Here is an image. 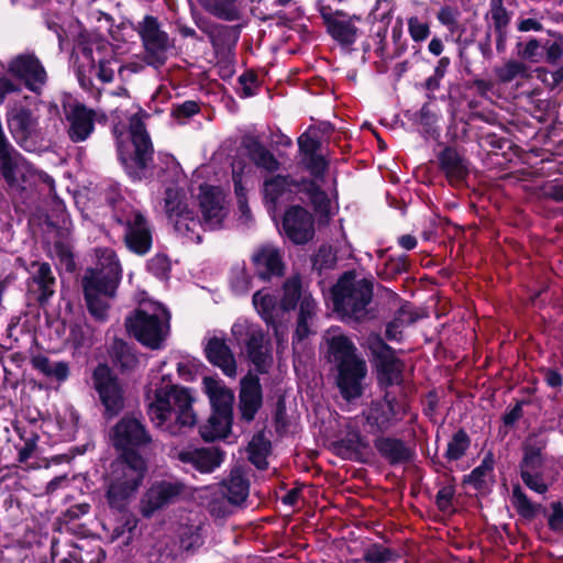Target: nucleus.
<instances>
[{
	"label": "nucleus",
	"instance_id": "3",
	"mask_svg": "<svg viewBox=\"0 0 563 563\" xmlns=\"http://www.w3.org/2000/svg\"><path fill=\"white\" fill-rule=\"evenodd\" d=\"M96 254L97 267L86 273L82 286L90 313L98 320H104L109 299L114 296L121 279V265L110 249H98Z\"/></svg>",
	"mask_w": 563,
	"mask_h": 563
},
{
	"label": "nucleus",
	"instance_id": "30",
	"mask_svg": "<svg viewBox=\"0 0 563 563\" xmlns=\"http://www.w3.org/2000/svg\"><path fill=\"white\" fill-rule=\"evenodd\" d=\"M374 445L378 453L391 464L404 463L411 457V450L399 439L378 437Z\"/></svg>",
	"mask_w": 563,
	"mask_h": 563
},
{
	"label": "nucleus",
	"instance_id": "21",
	"mask_svg": "<svg viewBox=\"0 0 563 563\" xmlns=\"http://www.w3.org/2000/svg\"><path fill=\"white\" fill-rule=\"evenodd\" d=\"M0 170L5 181L13 186L25 180L31 174V166L10 144L0 148Z\"/></svg>",
	"mask_w": 563,
	"mask_h": 563
},
{
	"label": "nucleus",
	"instance_id": "34",
	"mask_svg": "<svg viewBox=\"0 0 563 563\" xmlns=\"http://www.w3.org/2000/svg\"><path fill=\"white\" fill-rule=\"evenodd\" d=\"M441 168L446 174L448 178L452 180H462L467 174L466 162L460 156V154L451 148L446 147L439 156Z\"/></svg>",
	"mask_w": 563,
	"mask_h": 563
},
{
	"label": "nucleus",
	"instance_id": "58",
	"mask_svg": "<svg viewBox=\"0 0 563 563\" xmlns=\"http://www.w3.org/2000/svg\"><path fill=\"white\" fill-rule=\"evenodd\" d=\"M303 162L316 179L321 178L328 167V163L324 157L318 154L305 157Z\"/></svg>",
	"mask_w": 563,
	"mask_h": 563
},
{
	"label": "nucleus",
	"instance_id": "35",
	"mask_svg": "<svg viewBox=\"0 0 563 563\" xmlns=\"http://www.w3.org/2000/svg\"><path fill=\"white\" fill-rule=\"evenodd\" d=\"M253 306L261 317L271 323L278 314L279 303L276 296L268 288L256 291L253 296Z\"/></svg>",
	"mask_w": 563,
	"mask_h": 563
},
{
	"label": "nucleus",
	"instance_id": "28",
	"mask_svg": "<svg viewBox=\"0 0 563 563\" xmlns=\"http://www.w3.org/2000/svg\"><path fill=\"white\" fill-rule=\"evenodd\" d=\"M203 389L209 397L212 412L231 413L234 401L233 391L228 388L220 379L205 377L202 380Z\"/></svg>",
	"mask_w": 563,
	"mask_h": 563
},
{
	"label": "nucleus",
	"instance_id": "62",
	"mask_svg": "<svg viewBox=\"0 0 563 563\" xmlns=\"http://www.w3.org/2000/svg\"><path fill=\"white\" fill-rule=\"evenodd\" d=\"M299 318L311 320L316 311V302L309 295H301Z\"/></svg>",
	"mask_w": 563,
	"mask_h": 563
},
{
	"label": "nucleus",
	"instance_id": "61",
	"mask_svg": "<svg viewBox=\"0 0 563 563\" xmlns=\"http://www.w3.org/2000/svg\"><path fill=\"white\" fill-rule=\"evenodd\" d=\"M117 362L123 369H131L136 365L137 358L128 346L121 344Z\"/></svg>",
	"mask_w": 563,
	"mask_h": 563
},
{
	"label": "nucleus",
	"instance_id": "18",
	"mask_svg": "<svg viewBox=\"0 0 563 563\" xmlns=\"http://www.w3.org/2000/svg\"><path fill=\"white\" fill-rule=\"evenodd\" d=\"M185 493V485L176 479L155 482L143 498V514L150 517L154 511L176 503Z\"/></svg>",
	"mask_w": 563,
	"mask_h": 563
},
{
	"label": "nucleus",
	"instance_id": "57",
	"mask_svg": "<svg viewBox=\"0 0 563 563\" xmlns=\"http://www.w3.org/2000/svg\"><path fill=\"white\" fill-rule=\"evenodd\" d=\"M437 18L441 24L450 31H454L457 26L459 11L455 8L445 5L440 9Z\"/></svg>",
	"mask_w": 563,
	"mask_h": 563
},
{
	"label": "nucleus",
	"instance_id": "29",
	"mask_svg": "<svg viewBox=\"0 0 563 563\" xmlns=\"http://www.w3.org/2000/svg\"><path fill=\"white\" fill-rule=\"evenodd\" d=\"M250 493V482L241 467H234L220 486V494L231 504L242 506Z\"/></svg>",
	"mask_w": 563,
	"mask_h": 563
},
{
	"label": "nucleus",
	"instance_id": "51",
	"mask_svg": "<svg viewBox=\"0 0 563 563\" xmlns=\"http://www.w3.org/2000/svg\"><path fill=\"white\" fill-rule=\"evenodd\" d=\"M115 69L122 73L123 67L119 65L114 58L99 60L97 77L103 82H111L114 77Z\"/></svg>",
	"mask_w": 563,
	"mask_h": 563
},
{
	"label": "nucleus",
	"instance_id": "10",
	"mask_svg": "<svg viewBox=\"0 0 563 563\" xmlns=\"http://www.w3.org/2000/svg\"><path fill=\"white\" fill-rule=\"evenodd\" d=\"M165 195L166 213L175 231L186 241L199 243L205 229L202 222L183 203L178 189L168 188Z\"/></svg>",
	"mask_w": 563,
	"mask_h": 563
},
{
	"label": "nucleus",
	"instance_id": "60",
	"mask_svg": "<svg viewBox=\"0 0 563 563\" xmlns=\"http://www.w3.org/2000/svg\"><path fill=\"white\" fill-rule=\"evenodd\" d=\"M454 493L452 486H444L438 492L435 501L440 510L449 511L451 509Z\"/></svg>",
	"mask_w": 563,
	"mask_h": 563
},
{
	"label": "nucleus",
	"instance_id": "15",
	"mask_svg": "<svg viewBox=\"0 0 563 563\" xmlns=\"http://www.w3.org/2000/svg\"><path fill=\"white\" fill-rule=\"evenodd\" d=\"M169 455L179 461L186 467H190L200 473H211L218 468L224 459V453L214 446L209 448H174Z\"/></svg>",
	"mask_w": 563,
	"mask_h": 563
},
{
	"label": "nucleus",
	"instance_id": "32",
	"mask_svg": "<svg viewBox=\"0 0 563 563\" xmlns=\"http://www.w3.org/2000/svg\"><path fill=\"white\" fill-rule=\"evenodd\" d=\"M232 415L212 412L208 421L200 427V434L206 441L225 438L231 430Z\"/></svg>",
	"mask_w": 563,
	"mask_h": 563
},
{
	"label": "nucleus",
	"instance_id": "5",
	"mask_svg": "<svg viewBox=\"0 0 563 563\" xmlns=\"http://www.w3.org/2000/svg\"><path fill=\"white\" fill-rule=\"evenodd\" d=\"M333 305L343 319L360 321L368 312L373 297V283L357 278L352 272L345 273L332 289Z\"/></svg>",
	"mask_w": 563,
	"mask_h": 563
},
{
	"label": "nucleus",
	"instance_id": "46",
	"mask_svg": "<svg viewBox=\"0 0 563 563\" xmlns=\"http://www.w3.org/2000/svg\"><path fill=\"white\" fill-rule=\"evenodd\" d=\"M512 504L522 517L532 518L537 514L536 506L529 500L519 486L512 489Z\"/></svg>",
	"mask_w": 563,
	"mask_h": 563
},
{
	"label": "nucleus",
	"instance_id": "14",
	"mask_svg": "<svg viewBox=\"0 0 563 563\" xmlns=\"http://www.w3.org/2000/svg\"><path fill=\"white\" fill-rule=\"evenodd\" d=\"M365 345L371 351L379 380L387 385L397 383L402 365L394 355V351L377 334L368 335Z\"/></svg>",
	"mask_w": 563,
	"mask_h": 563
},
{
	"label": "nucleus",
	"instance_id": "63",
	"mask_svg": "<svg viewBox=\"0 0 563 563\" xmlns=\"http://www.w3.org/2000/svg\"><path fill=\"white\" fill-rule=\"evenodd\" d=\"M55 252H56L57 256L59 257L60 264L67 271H73L75 267V263H74L70 250L63 244H56Z\"/></svg>",
	"mask_w": 563,
	"mask_h": 563
},
{
	"label": "nucleus",
	"instance_id": "47",
	"mask_svg": "<svg viewBox=\"0 0 563 563\" xmlns=\"http://www.w3.org/2000/svg\"><path fill=\"white\" fill-rule=\"evenodd\" d=\"M202 528L201 527H191L187 528L180 537V543L183 549L186 551H194L202 545L203 537H202Z\"/></svg>",
	"mask_w": 563,
	"mask_h": 563
},
{
	"label": "nucleus",
	"instance_id": "39",
	"mask_svg": "<svg viewBox=\"0 0 563 563\" xmlns=\"http://www.w3.org/2000/svg\"><path fill=\"white\" fill-rule=\"evenodd\" d=\"M269 451V442L263 434L253 437L249 444L250 461L258 468H265L267 465L266 455Z\"/></svg>",
	"mask_w": 563,
	"mask_h": 563
},
{
	"label": "nucleus",
	"instance_id": "41",
	"mask_svg": "<svg viewBox=\"0 0 563 563\" xmlns=\"http://www.w3.org/2000/svg\"><path fill=\"white\" fill-rule=\"evenodd\" d=\"M300 297L301 291L299 278H289L284 285V294L279 302V310L287 311L294 309Z\"/></svg>",
	"mask_w": 563,
	"mask_h": 563
},
{
	"label": "nucleus",
	"instance_id": "25",
	"mask_svg": "<svg viewBox=\"0 0 563 563\" xmlns=\"http://www.w3.org/2000/svg\"><path fill=\"white\" fill-rule=\"evenodd\" d=\"M8 126L19 142L25 141L37 130L38 119L34 112L22 106L13 107L7 115Z\"/></svg>",
	"mask_w": 563,
	"mask_h": 563
},
{
	"label": "nucleus",
	"instance_id": "59",
	"mask_svg": "<svg viewBox=\"0 0 563 563\" xmlns=\"http://www.w3.org/2000/svg\"><path fill=\"white\" fill-rule=\"evenodd\" d=\"M298 145L305 157L316 155L319 148L318 140L309 132H306L299 136Z\"/></svg>",
	"mask_w": 563,
	"mask_h": 563
},
{
	"label": "nucleus",
	"instance_id": "13",
	"mask_svg": "<svg viewBox=\"0 0 563 563\" xmlns=\"http://www.w3.org/2000/svg\"><path fill=\"white\" fill-rule=\"evenodd\" d=\"M199 207L202 216L200 220L205 230H218L229 213V202L220 187L205 185L200 187Z\"/></svg>",
	"mask_w": 563,
	"mask_h": 563
},
{
	"label": "nucleus",
	"instance_id": "49",
	"mask_svg": "<svg viewBox=\"0 0 563 563\" xmlns=\"http://www.w3.org/2000/svg\"><path fill=\"white\" fill-rule=\"evenodd\" d=\"M239 507V505L231 504L229 498L221 495V497L214 498L210 503V514L216 518H225L231 516Z\"/></svg>",
	"mask_w": 563,
	"mask_h": 563
},
{
	"label": "nucleus",
	"instance_id": "43",
	"mask_svg": "<svg viewBox=\"0 0 563 563\" xmlns=\"http://www.w3.org/2000/svg\"><path fill=\"white\" fill-rule=\"evenodd\" d=\"M490 18L497 34L503 35L510 22V15L506 8L503 5V0H492Z\"/></svg>",
	"mask_w": 563,
	"mask_h": 563
},
{
	"label": "nucleus",
	"instance_id": "50",
	"mask_svg": "<svg viewBox=\"0 0 563 563\" xmlns=\"http://www.w3.org/2000/svg\"><path fill=\"white\" fill-rule=\"evenodd\" d=\"M391 558L393 553L389 549L380 544H373L365 550L363 560L366 563H386Z\"/></svg>",
	"mask_w": 563,
	"mask_h": 563
},
{
	"label": "nucleus",
	"instance_id": "17",
	"mask_svg": "<svg viewBox=\"0 0 563 563\" xmlns=\"http://www.w3.org/2000/svg\"><path fill=\"white\" fill-rule=\"evenodd\" d=\"M9 71L22 80L27 89L41 93L47 81V74L33 54H24L15 57L9 65Z\"/></svg>",
	"mask_w": 563,
	"mask_h": 563
},
{
	"label": "nucleus",
	"instance_id": "56",
	"mask_svg": "<svg viewBox=\"0 0 563 563\" xmlns=\"http://www.w3.org/2000/svg\"><path fill=\"white\" fill-rule=\"evenodd\" d=\"M551 510L548 518L549 527L552 531L563 534V504L560 501L553 503Z\"/></svg>",
	"mask_w": 563,
	"mask_h": 563
},
{
	"label": "nucleus",
	"instance_id": "19",
	"mask_svg": "<svg viewBox=\"0 0 563 563\" xmlns=\"http://www.w3.org/2000/svg\"><path fill=\"white\" fill-rule=\"evenodd\" d=\"M338 368L336 385L345 400L360 398L364 393V380L367 375L366 362L363 358L351 361Z\"/></svg>",
	"mask_w": 563,
	"mask_h": 563
},
{
	"label": "nucleus",
	"instance_id": "22",
	"mask_svg": "<svg viewBox=\"0 0 563 563\" xmlns=\"http://www.w3.org/2000/svg\"><path fill=\"white\" fill-rule=\"evenodd\" d=\"M324 340L328 345V358L335 363L336 367L361 358L356 354L354 343L340 329L332 328L328 330Z\"/></svg>",
	"mask_w": 563,
	"mask_h": 563
},
{
	"label": "nucleus",
	"instance_id": "40",
	"mask_svg": "<svg viewBox=\"0 0 563 563\" xmlns=\"http://www.w3.org/2000/svg\"><path fill=\"white\" fill-rule=\"evenodd\" d=\"M470 438L467 433L463 430H459L455 432L448 443L445 456L450 461H457L460 460L465 452L467 451L470 446Z\"/></svg>",
	"mask_w": 563,
	"mask_h": 563
},
{
	"label": "nucleus",
	"instance_id": "12",
	"mask_svg": "<svg viewBox=\"0 0 563 563\" xmlns=\"http://www.w3.org/2000/svg\"><path fill=\"white\" fill-rule=\"evenodd\" d=\"M93 387L104 407V415L113 418L124 407L122 388L111 369L107 365H99L92 374Z\"/></svg>",
	"mask_w": 563,
	"mask_h": 563
},
{
	"label": "nucleus",
	"instance_id": "6",
	"mask_svg": "<svg viewBox=\"0 0 563 563\" xmlns=\"http://www.w3.org/2000/svg\"><path fill=\"white\" fill-rule=\"evenodd\" d=\"M264 199L273 205L289 201L295 196L305 195L314 207V210L328 214L331 210V200L314 181H297L290 176H275L264 183Z\"/></svg>",
	"mask_w": 563,
	"mask_h": 563
},
{
	"label": "nucleus",
	"instance_id": "31",
	"mask_svg": "<svg viewBox=\"0 0 563 563\" xmlns=\"http://www.w3.org/2000/svg\"><path fill=\"white\" fill-rule=\"evenodd\" d=\"M544 448L545 443L542 440L532 437L526 440L523 443V457L520 462V474L543 470Z\"/></svg>",
	"mask_w": 563,
	"mask_h": 563
},
{
	"label": "nucleus",
	"instance_id": "53",
	"mask_svg": "<svg viewBox=\"0 0 563 563\" xmlns=\"http://www.w3.org/2000/svg\"><path fill=\"white\" fill-rule=\"evenodd\" d=\"M408 32L415 42H422L427 40L430 34V27L428 23L422 22L417 16L408 19Z\"/></svg>",
	"mask_w": 563,
	"mask_h": 563
},
{
	"label": "nucleus",
	"instance_id": "52",
	"mask_svg": "<svg viewBox=\"0 0 563 563\" xmlns=\"http://www.w3.org/2000/svg\"><path fill=\"white\" fill-rule=\"evenodd\" d=\"M236 0H206L205 8L213 15L231 20L232 11L228 8V4L235 2Z\"/></svg>",
	"mask_w": 563,
	"mask_h": 563
},
{
	"label": "nucleus",
	"instance_id": "38",
	"mask_svg": "<svg viewBox=\"0 0 563 563\" xmlns=\"http://www.w3.org/2000/svg\"><path fill=\"white\" fill-rule=\"evenodd\" d=\"M250 156L254 164L268 172H275L279 168V162L265 146L254 143L250 147Z\"/></svg>",
	"mask_w": 563,
	"mask_h": 563
},
{
	"label": "nucleus",
	"instance_id": "44",
	"mask_svg": "<svg viewBox=\"0 0 563 563\" xmlns=\"http://www.w3.org/2000/svg\"><path fill=\"white\" fill-rule=\"evenodd\" d=\"M231 288L239 296L245 295L251 290L252 278L244 266H238L233 268Z\"/></svg>",
	"mask_w": 563,
	"mask_h": 563
},
{
	"label": "nucleus",
	"instance_id": "7",
	"mask_svg": "<svg viewBox=\"0 0 563 563\" xmlns=\"http://www.w3.org/2000/svg\"><path fill=\"white\" fill-rule=\"evenodd\" d=\"M409 413V406L402 399L389 397L372 400L360 416L358 423L363 431L369 434H382L400 423Z\"/></svg>",
	"mask_w": 563,
	"mask_h": 563
},
{
	"label": "nucleus",
	"instance_id": "23",
	"mask_svg": "<svg viewBox=\"0 0 563 563\" xmlns=\"http://www.w3.org/2000/svg\"><path fill=\"white\" fill-rule=\"evenodd\" d=\"M95 112L82 104H75L66 112L68 135L73 142H82L93 131Z\"/></svg>",
	"mask_w": 563,
	"mask_h": 563
},
{
	"label": "nucleus",
	"instance_id": "24",
	"mask_svg": "<svg viewBox=\"0 0 563 563\" xmlns=\"http://www.w3.org/2000/svg\"><path fill=\"white\" fill-rule=\"evenodd\" d=\"M262 406V388L258 377L246 375L241 380L240 410L243 419L251 421Z\"/></svg>",
	"mask_w": 563,
	"mask_h": 563
},
{
	"label": "nucleus",
	"instance_id": "11",
	"mask_svg": "<svg viewBox=\"0 0 563 563\" xmlns=\"http://www.w3.org/2000/svg\"><path fill=\"white\" fill-rule=\"evenodd\" d=\"M137 31L145 48L144 60L156 68L164 65L170 43L168 35L161 30L157 20L151 15L145 16L139 23Z\"/></svg>",
	"mask_w": 563,
	"mask_h": 563
},
{
	"label": "nucleus",
	"instance_id": "55",
	"mask_svg": "<svg viewBox=\"0 0 563 563\" xmlns=\"http://www.w3.org/2000/svg\"><path fill=\"white\" fill-rule=\"evenodd\" d=\"M234 190L238 199V205L244 222L247 223L251 220V210L246 203L245 188L242 185L240 176H234Z\"/></svg>",
	"mask_w": 563,
	"mask_h": 563
},
{
	"label": "nucleus",
	"instance_id": "2",
	"mask_svg": "<svg viewBox=\"0 0 563 563\" xmlns=\"http://www.w3.org/2000/svg\"><path fill=\"white\" fill-rule=\"evenodd\" d=\"M147 400L148 417L162 431L177 435L195 426L194 399L188 389L173 385L169 375L152 373Z\"/></svg>",
	"mask_w": 563,
	"mask_h": 563
},
{
	"label": "nucleus",
	"instance_id": "27",
	"mask_svg": "<svg viewBox=\"0 0 563 563\" xmlns=\"http://www.w3.org/2000/svg\"><path fill=\"white\" fill-rule=\"evenodd\" d=\"M208 361L221 368L224 375L229 377L236 376V362L231 349L224 339L213 336L206 346Z\"/></svg>",
	"mask_w": 563,
	"mask_h": 563
},
{
	"label": "nucleus",
	"instance_id": "64",
	"mask_svg": "<svg viewBox=\"0 0 563 563\" xmlns=\"http://www.w3.org/2000/svg\"><path fill=\"white\" fill-rule=\"evenodd\" d=\"M199 112V106L195 101H186L174 109L176 118H190Z\"/></svg>",
	"mask_w": 563,
	"mask_h": 563
},
{
	"label": "nucleus",
	"instance_id": "4",
	"mask_svg": "<svg viewBox=\"0 0 563 563\" xmlns=\"http://www.w3.org/2000/svg\"><path fill=\"white\" fill-rule=\"evenodd\" d=\"M170 314L157 301L144 299L133 314L126 318L125 325L137 341L151 349H159L169 333Z\"/></svg>",
	"mask_w": 563,
	"mask_h": 563
},
{
	"label": "nucleus",
	"instance_id": "45",
	"mask_svg": "<svg viewBox=\"0 0 563 563\" xmlns=\"http://www.w3.org/2000/svg\"><path fill=\"white\" fill-rule=\"evenodd\" d=\"M34 280L38 284L42 290V297H48L54 292L52 286L55 283V278L53 277L51 266L47 263H42L37 266V271L34 274Z\"/></svg>",
	"mask_w": 563,
	"mask_h": 563
},
{
	"label": "nucleus",
	"instance_id": "36",
	"mask_svg": "<svg viewBox=\"0 0 563 563\" xmlns=\"http://www.w3.org/2000/svg\"><path fill=\"white\" fill-rule=\"evenodd\" d=\"M32 366L48 378L64 382L69 374V367L66 362H52L44 355L33 356Z\"/></svg>",
	"mask_w": 563,
	"mask_h": 563
},
{
	"label": "nucleus",
	"instance_id": "42",
	"mask_svg": "<svg viewBox=\"0 0 563 563\" xmlns=\"http://www.w3.org/2000/svg\"><path fill=\"white\" fill-rule=\"evenodd\" d=\"M495 74L499 81L510 82L518 77H526L527 67L517 60H509L501 67L495 69Z\"/></svg>",
	"mask_w": 563,
	"mask_h": 563
},
{
	"label": "nucleus",
	"instance_id": "20",
	"mask_svg": "<svg viewBox=\"0 0 563 563\" xmlns=\"http://www.w3.org/2000/svg\"><path fill=\"white\" fill-rule=\"evenodd\" d=\"M251 262L256 274L263 279L280 276L284 271L282 253L273 244H263L256 247L251 256Z\"/></svg>",
	"mask_w": 563,
	"mask_h": 563
},
{
	"label": "nucleus",
	"instance_id": "16",
	"mask_svg": "<svg viewBox=\"0 0 563 563\" xmlns=\"http://www.w3.org/2000/svg\"><path fill=\"white\" fill-rule=\"evenodd\" d=\"M283 230L295 244H305L314 235V219L306 208L294 205L286 209L283 217Z\"/></svg>",
	"mask_w": 563,
	"mask_h": 563
},
{
	"label": "nucleus",
	"instance_id": "48",
	"mask_svg": "<svg viewBox=\"0 0 563 563\" xmlns=\"http://www.w3.org/2000/svg\"><path fill=\"white\" fill-rule=\"evenodd\" d=\"M522 482L527 487L538 494H544L549 489V485L545 483L542 471H534L531 473L523 472L520 474Z\"/></svg>",
	"mask_w": 563,
	"mask_h": 563
},
{
	"label": "nucleus",
	"instance_id": "26",
	"mask_svg": "<svg viewBox=\"0 0 563 563\" xmlns=\"http://www.w3.org/2000/svg\"><path fill=\"white\" fill-rule=\"evenodd\" d=\"M130 134L134 145V157L136 165L144 168L152 159L153 147L144 123L139 114L130 120Z\"/></svg>",
	"mask_w": 563,
	"mask_h": 563
},
{
	"label": "nucleus",
	"instance_id": "33",
	"mask_svg": "<svg viewBox=\"0 0 563 563\" xmlns=\"http://www.w3.org/2000/svg\"><path fill=\"white\" fill-rule=\"evenodd\" d=\"M331 36L344 45L353 44L357 36V29L351 19L336 14L327 20Z\"/></svg>",
	"mask_w": 563,
	"mask_h": 563
},
{
	"label": "nucleus",
	"instance_id": "54",
	"mask_svg": "<svg viewBox=\"0 0 563 563\" xmlns=\"http://www.w3.org/2000/svg\"><path fill=\"white\" fill-rule=\"evenodd\" d=\"M148 271L158 278H166L170 269V263L166 255L157 254L147 263Z\"/></svg>",
	"mask_w": 563,
	"mask_h": 563
},
{
	"label": "nucleus",
	"instance_id": "1",
	"mask_svg": "<svg viewBox=\"0 0 563 563\" xmlns=\"http://www.w3.org/2000/svg\"><path fill=\"white\" fill-rule=\"evenodd\" d=\"M112 441L122 455L117 459L107 477V499L115 509H123L140 488L146 462L139 454L152 441L144 426L135 418L124 417L112 429Z\"/></svg>",
	"mask_w": 563,
	"mask_h": 563
},
{
	"label": "nucleus",
	"instance_id": "37",
	"mask_svg": "<svg viewBox=\"0 0 563 563\" xmlns=\"http://www.w3.org/2000/svg\"><path fill=\"white\" fill-rule=\"evenodd\" d=\"M494 460L490 455L483 459L481 464L475 467L465 478V483L472 485L477 490H485L493 482Z\"/></svg>",
	"mask_w": 563,
	"mask_h": 563
},
{
	"label": "nucleus",
	"instance_id": "9",
	"mask_svg": "<svg viewBox=\"0 0 563 563\" xmlns=\"http://www.w3.org/2000/svg\"><path fill=\"white\" fill-rule=\"evenodd\" d=\"M231 331L239 344H245L249 358L255 367L260 372H266L273 358L269 343L262 329L247 320H238Z\"/></svg>",
	"mask_w": 563,
	"mask_h": 563
},
{
	"label": "nucleus",
	"instance_id": "8",
	"mask_svg": "<svg viewBox=\"0 0 563 563\" xmlns=\"http://www.w3.org/2000/svg\"><path fill=\"white\" fill-rule=\"evenodd\" d=\"M114 218L123 230L126 247L135 254H146L152 246V230L145 217L136 209L126 206L115 211Z\"/></svg>",
	"mask_w": 563,
	"mask_h": 563
}]
</instances>
